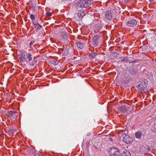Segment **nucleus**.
Returning a JSON list of instances; mask_svg holds the SVG:
<instances>
[{
	"label": "nucleus",
	"instance_id": "obj_1",
	"mask_svg": "<svg viewBox=\"0 0 156 156\" xmlns=\"http://www.w3.org/2000/svg\"><path fill=\"white\" fill-rule=\"evenodd\" d=\"M91 0H80L76 3V6L81 8H86L89 6L91 4Z\"/></svg>",
	"mask_w": 156,
	"mask_h": 156
},
{
	"label": "nucleus",
	"instance_id": "obj_2",
	"mask_svg": "<svg viewBox=\"0 0 156 156\" xmlns=\"http://www.w3.org/2000/svg\"><path fill=\"white\" fill-rule=\"evenodd\" d=\"M120 138L124 143L127 144H130L133 141L132 137L126 133H123L121 136Z\"/></svg>",
	"mask_w": 156,
	"mask_h": 156
},
{
	"label": "nucleus",
	"instance_id": "obj_3",
	"mask_svg": "<svg viewBox=\"0 0 156 156\" xmlns=\"http://www.w3.org/2000/svg\"><path fill=\"white\" fill-rule=\"evenodd\" d=\"M147 84L145 83V81H144L141 83H140L138 84L137 86V87L139 89V91H140L141 93H145L147 91L146 87Z\"/></svg>",
	"mask_w": 156,
	"mask_h": 156
},
{
	"label": "nucleus",
	"instance_id": "obj_4",
	"mask_svg": "<svg viewBox=\"0 0 156 156\" xmlns=\"http://www.w3.org/2000/svg\"><path fill=\"white\" fill-rule=\"evenodd\" d=\"M105 33V31H104L103 33L100 32V33H99L100 35H97L93 37L92 42L94 46H96L98 45L99 39L101 36L102 37L103 36V35L101 34L102 33H103V35H104Z\"/></svg>",
	"mask_w": 156,
	"mask_h": 156
},
{
	"label": "nucleus",
	"instance_id": "obj_5",
	"mask_svg": "<svg viewBox=\"0 0 156 156\" xmlns=\"http://www.w3.org/2000/svg\"><path fill=\"white\" fill-rule=\"evenodd\" d=\"M109 154L112 156H120V152L116 148L112 147L109 151Z\"/></svg>",
	"mask_w": 156,
	"mask_h": 156
},
{
	"label": "nucleus",
	"instance_id": "obj_6",
	"mask_svg": "<svg viewBox=\"0 0 156 156\" xmlns=\"http://www.w3.org/2000/svg\"><path fill=\"white\" fill-rule=\"evenodd\" d=\"M151 150L150 148L147 145L145 146H141L140 148L139 151L141 154H145L150 151Z\"/></svg>",
	"mask_w": 156,
	"mask_h": 156
},
{
	"label": "nucleus",
	"instance_id": "obj_7",
	"mask_svg": "<svg viewBox=\"0 0 156 156\" xmlns=\"http://www.w3.org/2000/svg\"><path fill=\"white\" fill-rule=\"evenodd\" d=\"M137 23V21L135 19H131L128 21L126 23V25L128 27H133L135 26Z\"/></svg>",
	"mask_w": 156,
	"mask_h": 156
},
{
	"label": "nucleus",
	"instance_id": "obj_8",
	"mask_svg": "<svg viewBox=\"0 0 156 156\" xmlns=\"http://www.w3.org/2000/svg\"><path fill=\"white\" fill-rule=\"evenodd\" d=\"M27 54L26 55L22 52H21L19 55V58L20 61L21 63H23L25 62L26 58H27Z\"/></svg>",
	"mask_w": 156,
	"mask_h": 156
},
{
	"label": "nucleus",
	"instance_id": "obj_9",
	"mask_svg": "<svg viewBox=\"0 0 156 156\" xmlns=\"http://www.w3.org/2000/svg\"><path fill=\"white\" fill-rule=\"evenodd\" d=\"M112 13L110 10L106 11L105 13V17L106 19L108 20H110L112 18Z\"/></svg>",
	"mask_w": 156,
	"mask_h": 156
},
{
	"label": "nucleus",
	"instance_id": "obj_10",
	"mask_svg": "<svg viewBox=\"0 0 156 156\" xmlns=\"http://www.w3.org/2000/svg\"><path fill=\"white\" fill-rule=\"evenodd\" d=\"M76 44L78 48L81 49L83 48L84 41L83 40H81L80 41L76 42Z\"/></svg>",
	"mask_w": 156,
	"mask_h": 156
},
{
	"label": "nucleus",
	"instance_id": "obj_11",
	"mask_svg": "<svg viewBox=\"0 0 156 156\" xmlns=\"http://www.w3.org/2000/svg\"><path fill=\"white\" fill-rule=\"evenodd\" d=\"M26 57L27 58L26 59L25 62L27 64H28V65H30V62L31 61L32 59L31 55L30 53L27 54V56Z\"/></svg>",
	"mask_w": 156,
	"mask_h": 156
},
{
	"label": "nucleus",
	"instance_id": "obj_12",
	"mask_svg": "<svg viewBox=\"0 0 156 156\" xmlns=\"http://www.w3.org/2000/svg\"><path fill=\"white\" fill-rule=\"evenodd\" d=\"M129 71L131 76L135 75L137 72V70H135L133 67H131L129 68Z\"/></svg>",
	"mask_w": 156,
	"mask_h": 156
},
{
	"label": "nucleus",
	"instance_id": "obj_13",
	"mask_svg": "<svg viewBox=\"0 0 156 156\" xmlns=\"http://www.w3.org/2000/svg\"><path fill=\"white\" fill-rule=\"evenodd\" d=\"M10 120L12 119H12L15 121L16 120L15 118L16 116V113L15 111H10Z\"/></svg>",
	"mask_w": 156,
	"mask_h": 156
},
{
	"label": "nucleus",
	"instance_id": "obj_14",
	"mask_svg": "<svg viewBox=\"0 0 156 156\" xmlns=\"http://www.w3.org/2000/svg\"><path fill=\"white\" fill-rule=\"evenodd\" d=\"M118 109L120 111L123 113L126 112L127 110V108L124 106L119 107Z\"/></svg>",
	"mask_w": 156,
	"mask_h": 156
},
{
	"label": "nucleus",
	"instance_id": "obj_15",
	"mask_svg": "<svg viewBox=\"0 0 156 156\" xmlns=\"http://www.w3.org/2000/svg\"><path fill=\"white\" fill-rule=\"evenodd\" d=\"M120 156H131V154L129 151H125L122 153H120Z\"/></svg>",
	"mask_w": 156,
	"mask_h": 156
},
{
	"label": "nucleus",
	"instance_id": "obj_16",
	"mask_svg": "<svg viewBox=\"0 0 156 156\" xmlns=\"http://www.w3.org/2000/svg\"><path fill=\"white\" fill-rule=\"evenodd\" d=\"M142 133L140 131H138L136 132L135 133V136L136 138L140 139V138L141 136Z\"/></svg>",
	"mask_w": 156,
	"mask_h": 156
},
{
	"label": "nucleus",
	"instance_id": "obj_17",
	"mask_svg": "<svg viewBox=\"0 0 156 156\" xmlns=\"http://www.w3.org/2000/svg\"><path fill=\"white\" fill-rule=\"evenodd\" d=\"M33 24L35 28L36 29H40L42 27V26L40 25L37 23H34Z\"/></svg>",
	"mask_w": 156,
	"mask_h": 156
},
{
	"label": "nucleus",
	"instance_id": "obj_18",
	"mask_svg": "<svg viewBox=\"0 0 156 156\" xmlns=\"http://www.w3.org/2000/svg\"><path fill=\"white\" fill-rule=\"evenodd\" d=\"M102 28V25L101 24H98L95 25L94 28L98 30H100Z\"/></svg>",
	"mask_w": 156,
	"mask_h": 156
},
{
	"label": "nucleus",
	"instance_id": "obj_19",
	"mask_svg": "<svg viewBox=\"0 0 156 156\" xmlns=\"http://www.w3.org/2000/svg\"><path fill=\"white\" fill-rule=\"evenodd\" d=\"M61 37L65 40H67L68 39V35L66 33H62L61 34Z\"/></svg>",
	"mask_w": 156,
	"mask_h": 156
},
{
	"label": "nucleus",
	"instance_id": "obj_20",
	"mask_svg": "<svg viewBox=\"0 0 156 156\" xmlns=\"http://www.w3.org/2000/svg\"><path fill=\"white\" fill-rule=\"evenodd\" d=\"M98 55V54L96 52H91L89 56L90 57L95 58H96V56Z\"/></svg>",
	"mask_w": 156,
	"mask_h": 156
},
{
	"label": "nucleus",
	"instance_id": "obj_21",
	"mask_svg": "<svg viewBox=\"0 0 156 156\" xmlns=\"http://www.w3.org/2000/svg\"><path fill=\"white\" fill-rule=\"evenodd\" d=\"M85 14L84 11H83L79 12L78 13V17H82L85 15Z\"/></svg>",
	"mask_w": 156,
	"mask_h": 156
},
{
	"label": "nucleus",
	"instance_id": "obj_22",
	"mask_svg": "<svg viewBox=\"0 0 156 156\" xmlns=\"http://www.w3.org/2000/svg\"><path fill=\"white\" fill-rule=\"evenodd\" d=\"M50 62L51 64H53L54 66H56L58 63L59 62L58 61H55L54 60H51Z\"/></svg>",
	"mask_w": 156,
	"mask_h": 156
},
{
	"label": "nucleus",
	"instance_id": "obj_23",
	"mask_svg": "<svg viewBox=\"0 0 156 156\" xmlns=\"http://www.w3.org/2000/svg\"><path fill=\"white\" fill-rule=\"evenodd\" d=\"M128 60V58L127 57H125L124 58H120V61L121 62H126Z\"/></svg>",
	"mask_w": 156,
	"mask_h": 156
},
{
	"label": "nucleus",
	"instance_id": "obj_24",
	"mask_svg": "<svg viewBox=\"0 0 156 156\" xmlns=\"http://www.w3.org/2000/svg\"><path fill=\"white\" fill-rule=\"evenodd\" d=\"M32 63L31 64L30 63V65L31 66H34V64L35 63H36L37 61L36 60L34 59H33V60H32Z\"/></svg>",
	"mask_w": 156,
	"mask_h": 156
},
{
	"label": "nucleus",
	"instance_id": "obj_25",
	"mask_svg": "<svg viewBox=\"0 0 156 156\" xmlns=\"http://www.w3.org/2000/svg\"><path fill=\"white\" fill-rule=\"evenodd\" d=\"M35 42L34 41H32L30 43V48L31 49H33V47L34 46V44Z\"/></svg>",
	"mask_w": 156,
	"mask_h": 156
},
{
	"label": "nucleus",
	"instance_id": "obj_26",
	"mask_svg": "<svg viewBox=\"0 0 156 156\" xmlns=\"http://www.w3.org/2000/svg\"><path fill=\"white\" fill-rule=\"evenodd\" d=\"M30 19L33 20H34L35 19V16L33 14H31L30 15Z\"/></svg>",
	"mask_w": 156,
	"mask_h": 156
},
{
	"label": "nucleus",
	"instance_id": "obj_27",
	"mask_svg": "<svg viewBox=\"0 0 156 156\" xmlns=\"http://www.w3.org/2000/svg\"><path fill=\"white\" fill-rule=\"evenodd\" d=\"M30 5H31V9L32 10L34 11L35 10V6H34V5L32 3H31Z\"/></svg>",
	"mask_w": 156,
	"mask_h": 156
},
{
	"label": "nucleus",
	"instance_id": "obj_28",
	"mask_svg": "<svg viewBox=\"0 0 156 156\" xmlns=\"http://www.w3.org/2000/svg\"><path fill=\"white\" fill-rule=\"evenodd\" d=\"M90 142L89 140H87V141L86 142V147H87V148L88 149L89 148V144H90Z\"/></svg>",
	"mask_w": 156,
	"mask_h": 156
},
{
	"label": "nucleus",
	"instance_id": "obj_29",
	"mask_svg": "<svg viewBox=\"0 0 156 156\" xmlns=\"http://www.w3.org/2000/svg\"><path fill=\"white\" fill-rule=\"evenodd\" d=\"M154 126H156V115H155V117L153 119V120Z\"/></svg>",
	"mask_w": 156,
	"mask_h": 156
},
{
	"label": "nucleus",
	"instance_id": "obj_30",
	"mask_svg": "<svg viewBox=\"0 0 156 156\" xmlns=\"http://www.w3.org/2000/svg\"><path fill=\"white\" fill-rule=\"evenodd\" d=\"M46 16H51V13L49 12H47L46 14Z\"/></svg>",
	"mask_w": 156,
	"mask_h": 156
},
{
	"label": "nucleus",
	"instance_id": "obj_31",
	"mask_svg": "<svg viewBox=\"0 0 156 156\" xmlns=\"http://www.w3.org/2000/svg\"><path fill=\"white\" fill-rule=\"evenodd\" d=\"M68 49H65V51L64 52V54L67 55L68 53Z\"/></svg>",
	"mask_w": 156,
	"mask_h": 156
},
{
	"label": "nucleus",
	"instance_id": "obj_32",
	"mask_svg": "<svg viewBox=\"0 0 156 156\" xmlns=\"http://www.w3.org/2000/svg\"><path fill=\"white\" fill-rule=\"evenodd\" d=\"M11 45H12V46L10 45V47H13V45H15V43L13 42H12V44H11Z\"/></svg>",
	"mask_w": 156,
	"mask_h": 156
},
{
	"label": "nucleus",
	"instance_id": "obj_33",
	"mask_svg": "<svg viewBox=\"0 0 156 156\" xmlns=\"http://www.w3.org/2000/svg\"><path fill=\"white\" fill-rule=\"evenodd\" d=\"M11 130L12 132H13L14 131L15 132H16V130L15 129H11Z\"/></svg>",
	"mask_w": 156,
	"mask_h": 156
},
{
	"label": "nucleus",
	"instance_id": "obj_34",
	"mask_svg": "<svg viewBox=\"0 0 156 156\" xmlns=\"http://www.w3.org/2000/svg\"><path fill=\"white\" fill-rule=\"evenodd\" d=\"M11 131H12V130H11V128H10V132H11ZM11 133H11V132H10V134H11ZM11 136L10 135V137H11Z\"/></svg>",
	"mask_w": 156,
	"mask_h": 156
},
{
	"label": "nucleus",
	"instance_id": "obj_35",
	"mask_svg": "<svg viewBox=\"0 0 156 156\" xmlns=\"http://www.w3.org/2000/svg\"><path fill=\"white\" fill-rule=\"evenodd\" d=\"M150 1H154V0H149Z\"/></svg>",
	"mask_w": 156,
	"mask_h": 156
},
{
	"label": "nucleus",
	"instance_id": "obj_36",
	"mask_svg": "<svg viewBox=\"0 0 156 156\" xmlns=\"http://www.w3.org/2000/svg\"><path fill=\"white\" fill-rule=\"evenodd\" d=\"M13 100H12H12H10V103L11 102H13Z\"/></svg>",
	"mask_w": 156,
	"mask_h": 156
},
{
	"label": "nucleus",
	"instance_id": "obj_37",
	"mask_svg": "<svg viewBox=\"0 0 156 156\" xmlns=\"http://www.w3.org/2000/svg\"><path fill=\"white\" fill-rule=\"evenodd\" d=\"M10 106H11V107H12V104H11L10 105Z\"/></svg>",
	"mask_w": 156,
	"mask_h": 156
},
{
	"label": "nucleus",
	"instance_id": "obj_38",
	"mask_svg": "<svg viewBox=\"0 0 156 156\" xmlns=\"http://www.w3.org/2000/svg\"><path fill=\"white\" fill-rule=\"evenodd\" d=\"M13 142V141H12V140L11 141V140H10V142Z\"/></svg>",
	"mask_w": 156,
	"mask_h": 156
},
{
	"label": "nucleus",
	"instance_id": "obj_39",
	"mask_svg": "<svg viewBox=\"0 0 156 156\" xmlns=\"http://www.w3.org/2000/svg\"><path fill=\"white\" fill-rule=\"evenodd\" d=\"M12 108L14 109V107H12Z\"/></svg>",
	"mask_w": 156,
	"mask_h": 156
}]
</instances>
